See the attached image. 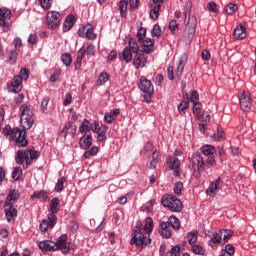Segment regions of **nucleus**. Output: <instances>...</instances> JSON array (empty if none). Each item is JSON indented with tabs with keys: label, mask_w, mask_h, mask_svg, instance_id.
Here are the masks:
<instances>
[{
	"label": "nucleus",
	"mask_w": 256,
	"mask_h": 256,
	"mask_svg": "<svg viewBox=\"0 0 256 256\" xmlns=\"http://www.w3.org/2000/svg\"><path fill=\"white\" fill-rule=\"evenodd\" d=\"M131 245L144 247L151 245V235L143 231V228L136 226L132 232Z\"/></svg>",
	"instance_id": "nucleus-4"
},
{
	"label": "nucleus",
	"mask_w": 256,
	"mask_h": 256,
	"mask_svg": "<svg viewBox=\"0 0 256 256\" xmlns=\"http://www.w3.org/2000/svg\"><path fill=\"white\" fill-rule=\"evenodd\" d=\"M107 131H109V126L105 124L99 126V122L94 121L93 133L97 135L98 143H105L107 141Z\"/></svg>",
	"instance_id": "nucleus-10"
},
{
	"label": "nucleus",
	"mask_w": 256,
	"mask_h": 256,
	"mask_svg": "<svg viewBox=\"0 0 256 256\" xmlns=\"http://www.w3.org/2000/svg\"><path fill=\"white\" fill-rule=\"evenodd\" d=\"M46 23L48 29L54 31L59 27V25H61V13L55 10L48 11L46 14Z\"/></svg>",
	"instance_id": "nucleus-7"
},
{
	"label": "nucleus",
	"mask_w": 256,
	"mask_h": 256,
	"mask_svg": "<svg viewBox=\"0 0 256 256\" xmlns=\"http://www.w3.org/2000/svg\"><path fill=\"white\" fill-rule=\"evenodd\" d=\"M173 191L175 195H181L183 193V182H176Z\"/></svg>",
	"instance_id": "nucleus-53"
},
{
	"label": "nucleus",
	"mask_w": 256,
	"mask_h": 256,
	"mask_svg": "<svg viewBox=\"0 0 256 256\" xmlns=\"http://www.w3.org/2000/svg\"><path fill=\"white\" fill-rule=\"evenodd\" d=\"M159 229V233L163 239H171L173 233L171 232V226H169L168 222H160Z\"/></svg>",
	"instance_id": "nucleus-19"
},
{
	"label": "nucleus",
	"mask_w": 256,
	"mask_h": 256,
	"mask_svg": "<svg viewBox=\"0 0 256 256\" xmlns=\"http://www.w3.org/2000/svg\"><path fill=\"white\" fill-rule=\"evenodd\" d=\"M130 44V42H128V45ZM133 48L131 47V44L129 46H126L121 55H120V60L121 61H125V63H131V61H133Z\"/></svg>",
	"instance_id": "nucleus-18"
},
{
	"label": "nucleus",
	"mask_w": 256,
	"mask_h": 256,
	"mask_svg": "<svg viewBox=\"0 0 256 256\" xmlns=\"http://www.w3.org/2000/svg\"><path fill=\"white\" fill-rule=\"evenodd\" d=\"M221 239H223V230L214 232L213 237L209 240L208 244L210 247H215V245H219V243H221Z\"/></svg>",
	"instance_id": "nucleus-26"
},
{
	"label": "nucleus",
	"mask_w": 256,
	"mask_h": 256,
	"mask_svg": "<svg viewBox=\"0 0 256 256\" xmlns=\"http://www.w3.org/2000/svg\"><path fill=\"white\" fill-rule=\"evenodd\" d=\"M37 2L40 5V7L45 11L51 9L53 5V0H37Z\"/></svg>",
	"instance_id": "nucleus-44"
},
{
	"label": "nucleus",
	"mask_w": 256,
	"mask_h": 256,
	"mask_svg": "<svg viewBox=\"0 0 256 256\" xmlns=\"http://www.w3.org/2000/svg\"><path fill=\"white\" fill-rule=\"evenodd\" d=\"M20 121L23 125V129L19 128L11 129V126L7 125L5 127L6 135H10L11 139L16 142L17 147H27V131L25 129H31L33 127V110H31V105L23 104L20 107Z\"/></svg>",
	"instance_id": "nucleus-1"
},
{
	"label": "nucleus",
	"mask_w": 256,
	"mask_h": 256,
	"mask_svg": "<svg viewBox=\"0 0 256 256\" xmlns=\"http://www.w3.org/2000/svg\"><path fill=\"white\" fill-rule=\"evenodd\" d=\"M56 213H49L48 214V224H50V229H53L55 227V225H57V215H55Z\"/></svg>",
	"instance_id": "nucleus-47"
},
{
	"label": "nucleus",
	"mask_w": 256,
	"mask_h": 256,
	"mask_svg": "<svg viewBox=\"0 0 256 256\" xmlns=\"http://www.w3.org/2000/svg\"><path fill=\"white\" fill-rule=\"evenodd\" d=\"M235 11H237V4H228L224 8V13H226V15H233Z\"/></svg>",
	"instance_id": "nucleus-49"
},
{
	"label": "nucleus",
	"mask_w": 256,
	"mask_h": 256,
	"mask_svg": "<svg viewBox=\"0 0 256 256\" xmlns=\"http://www.w3.org/2000/svg\"><path fill=\"white\" fill-rule=\"evenodd\" d=\"M65 183H67V179L65 177L59 178L55 184L54 191L56 193H61L63 189H65Z\"/></svg>",
	"instance_id": "nucleus-35"
},
{
	"label": "nucleus",
	"mask_w": 256,
	"mask_h": 256,
	"mask_svg": "<svg viewBox=\"0 0 256 256\" xmlns=\"http://www.w3.org/2000/svg\"><path fill=\"white\" fill-rule=\"evenodd\" d=\"M154 45H155L154 39L146 38L143 41L144 53H148V54L153 53L155 51V49L153 48Z\"/></svg>",
	"instance_id": "nucleus-27"
},
{
	"label": "nucleus",
	"mask_w": 256,
	"mask_h": 256,
	"mask_svg": "<svg viewBox=\"0 0 256 256\" xmlns=\"http://www.w3.org/2000/svg\"><path fill=\"white\" fill-rule=\"evenodd\" d=\"M153 37H161V26L159 24H155L152 29Z\"/></svg>",
	"instance_id": "nucleus-57"
},
{
	"label": "nucleus",
	"mask_w": 256,
	"mask_h": 256,
	"mask_svg": "<svg viewBox=\"0 0 256 256\" xmlns=\"http://www.w3.org/2000/svg\"><path fill=\"white\" fill-rule=\"evenodd\" d=\"M49 227H51V225L49 224V221L43 220L42 223L40 224V231H42V233H45V231H47Z\"/></svg>",
	"instance_id": "nucleus-62"
},
{
	"label": "nucleus",
	"mask_w": 256,
	"mask_h": 256,
	"mask_svg": "<svg viewBox=\"0 0 256 256\" xmlns=\"http://www.w3.org/2000/svg\"><path fill=\"white\" fill-rule=\"evenodd\" d=\"M38 39H37V34L31 33L28 37V43L30 45H37Z\"/></svg>",
	"instance_id": "nucleus-60"
},
{
	"label": "nucleus",
	"mask_w": 256,
	"mask_h": 256,
	"mask_svg": "<svg viewBox=\"0 0 256 256\" xmlns=\"http://www.w3.org/2000/svg\"><path fill=\"white\" fill-rule=\"evenodd\" d=\"M167 256H181V246L176 245L172 247L170 252L167 254Z\"/></svg>",
	"instance_id": "nucleus-51"
},
{
	"label": "nucleus",
	"mask_w": 256,
	"mask_h": 256,
	"mask_svg": "<svg viewBox=\"0 0 256 256\" xmlns=\"http://www.w3.org/2000/svg\"><path fill=\"white\" fill-rule=\"evenodd\" d=\"M93 145V136L91 134H83V136L79 139V147L83 151H87L91 149Z\"/></svg>",
	"instance_id": "nucleus-16"
},
{
	"label": "nucleus",
	"mask_w": 256,
	"mask_h": 256,
	"mask_svg": "<svg viewBox=\"0 0 256 256\" xmlns=\"http://www.w3.org/2000/svg\"><path fill=\"white\" fill-rule=\"evenodd\" d=\"M130 46L132 47L133 52V66L135 69H139V67H143L142 61H141V52L139 49V44L137 43V40L135 38H130Z\"/></svg>",
	"instance_id": "nucleus-11"
},
{
	"label": "nucleus",
	"mask_w": 256,
	"mask_h": 256,
	"mask_svg": "<svg viewBox=\"0 0 256 256\" xmlns=\"http://www.w3.org/2000/svg\"><path fill=\"white\" fill-rule=\"evenodd\" d=\"M38 247L42 250V253H49V251L55 250V242L53 240H42L38 243Z\"/></svg>",
	"instance_id": "nucleus-21"
},
{
	"label": "nucleus",
	"mask_w": 256,
	"mask_h": 256,
	"mask_svg": "<svg viewBox=\"0 0 256 256\" xmlns=\"http://www.w3.org/2000/svg\"><path fill=\"white\" fill-rule=\"evenodd\" d=\"M185 65H187V56L182 55L179 59L176 69V77H178V79H181V76L183 75V71L185 69Z\"/></svg>",
	"instance_id": "nucleus-22"
},
{
	"label": "nucleus",
	"mask_w": 256,
	"mask_h": 256,
	"mask_svg": "<svg viewBox=\"0 0 256 256\" xmlns=\"http://www.w3.org/2000/svg\"><path fill=\"white\" fill-rule=\"evenodd\" d=\"M14 47L16 50H19L21 47H23V41L21 40V38L16 37L14 39Z\"/></svg>",
	"instance_id": "nucleus-63"
},
{
	"label": "nucleus",
	"mask_w": 256,
	"mask_h": 256,
	"mask_svg": "<svg viewBox=\"0 0 256 256\" xmlns=\"http://www.w3.org/2000/svg\"><path fill=\"white\" fill-rule=\"evenodd\" d=\"M201 153L203 156H201ZM215 160V146L206 144L200 147V153L196 152L192 155V167L194 171H205V169H211L216 165Z\"/></svg>",
	"instance_id": "nucleus-2"
},
{
	"label": "nucleus",
	"mask_w": 256,
	"mask_h": 256,
	"mask_svg": "<svg viewBox=\"0 0 256 256\" xmlns=\"http://www.w3.org/2000/svg\"><path fill=\"white\" fill-rule=\"evenodd\" d=\"M22 83L23 78H21V76H14L12 83L8 86L9 91H11V93H19V91L23 89Z\"/></svg>",
	"instance_id": "nucleus-17"
},
{
	"label": "nucleus",
	"mask_w": 256,
	"mask_h": 256,
	"mask_svg": "<svg viewBox=\"0 0 256 256\" xmlns=\"http://www.w3.org/2000/svg\"><path fill=\"white\" fill-rule=\"evenodd\" d=\"M50 213H59V199L54 197L50 202Z\"/></svg>",
	"instance_id": "nucleus-41"
},
{
	"label": "nucleus",
	"mask_w": 256,
	"mask_h": 256,
	"mask_svg": "<svg viewBox=\"0 0 256 256\" xmlns=\"http://www.w3.org/2000/svg\"><path fill=\"white\" fill-rule=\"evenodd\" d=\"M240 109L244 111L245 113L251 111V108L253 107V99H251V95L249 92H242L240 97Z\"/></svg>",
	"instance_id": "nucleus-12"
},
{
	"label": "nucleus",
	"mask_w": 256,
	"mask_h": 256,
	"mask_svg": "<svg viewBox=\"0 0 256 256\" xmlns=\"http://www.w3.org/2000/svg\"><path fill=\"white\" fill-rule=\"evenodd\" d=\"M186 239L188 241V245H195L199 239V232L197 230H192L187 233Z\"/></svg>",
	"instance_id": "nucleus-28"
},
{
	"label": "nucleus",
	"mask_w": 256,
	"mask_h": 256,
	"mask_svg": "<svg viewBox=\"0 0 256 256\" xmlns=\"http://www.w3.org/2000/svg\"><path fill=\"white\" fill-rule=\"evenodd\" d=\"M73 21H75V16H73V14H70L66 17L63 23L64 33H67V31H70V29H73Z\"/></svg>",
	"instance_id": "nucleus-31"
},
{
	"label": "nucleus",
	"mask_w": 256,
	"mask_h": 256,
	"mask_svg": "<svg viewBox=\"0 0 256 256\" xmlns=\"http://www.w3.org/2000/svg\"><path fill=\"white\" fill-rule=\"evenodd\" d=\"M30 199H44V201H49V193L47 190H39L33 192V194L30 196Z\"/></svg>",
	"instance_id": "nucleus-30"
},
{
	"label": "nucleus",
	"mask_w": 256,
	"mask_h": 256,
	"mask_svg": "<svg viewBox=\"0 0 256 256\" xmlns=\"http://www.w3.org/2000/svg\"><path fill=\"white\" fill-rule=\"evenodd\" d=\"M197 29V18L192 17L188 20V29L184 34V41L186 45H191L193 39L195 38V31Z\"/></svg>",
	"instance_id": "nucleus-8"
},
{
	"label": "nucleus",
	"mask_w": 256,
	"mask_h": 256,
	"mask_svg": "<svg viewBox=\"0 0 256 256\" xmlns=\"http://www.w3.org/2000/svg\"><path fill=\"white\" fill-rule=\"evenodd\" d=\"M21 175H23V169L21 167H16L12 171V179L14 181H19L21 179Z\"/></svg>",
	"instance_id": "nucleus-46"
},
{
	"label": "nucleus",
	"mask_w": 256,
	"mask_h": 256,
	"mask_svg": "<svg viewBox=\"0 0 256 256\" xmlns=\"http://www.w3.org/2000/svg\"><path fill=\"white\" fill-rule=\"evenodd\" d=\"M189 109V100H182L181 103L178 105V113L183 116L185 115L186 111Z\"/></svg>",
	"instance_id": "nucleus-38"
},
{
	"label": "nucleus",
	"mask_w": 256,
	"mask_h": 256,
	"mask_svg": "<svg viewBox=\"0 0 256 256\" xmlns=\"http://www.w3.org/2000/svg\"><path fill=\"white\" fill-rule=\"evenodd\" d=\"M85 49V53L86 55H88V57H93V55H95V46L93 44H87V47L84 48Z\"/></svg>",
	"instance_id": "nucleus-54"
},
{
	"label": "nucleus",
	"mask_w": 256,
	"mask_h": 256,
	"mask_svg": "<svg viewBox=\"0 0 256 256\" xmlns=\"http://www.w3.org/2000/svg\"><path fill=\"white\" fill-rule=\"evenodd\" d=\"M61 61L65 67H70L71 63L73 62V57L71 56L70 53H64L61 56Z\"/></svg>",
	"instance_id": "nucleus-40"
},
{
	"label": "nucleus",
	"mask_w": 256,
	"mask_h": 256,
	"mask_svg": "<svg viewBox=\"0 0 256 256\" xmlns=\"http://www.w3.org/2000/svg\"><path fill=\"white\" fill-rule=\"evenodd\" d=\"M225 139V132H223V128L217 127V132L211 136L212 141H223Z\"/></svg>",
	"instance_id": "nucleus-36"
},
{
	"label": "nucleus",
	"mask_w": 256,
	"mask_h": 256,
	"mask_svg": "<svg viewBox=\"0 0 256 256\" xmlns=\"http://www.w3.org/2000/svg\"><path fill=\"white\" fill-rule=\"evenodd\" d=\"M208 10L212 11V13H217V3L209 2L207 4Z\"/></svg>",
	"instance_id": "nucleus-64"
},
{
	"label": "nucleus",
	"mask_w": 256,
	"mask_h": 256,
	"mask_svg": "<svg viewBox=\"0 0 256 256\" xmlns=\"http://www.w3.org/2000/svg\"><path fill=\"white\" fill-rule=\"evenodd\" d=\"M97 153H99V147L93 146L91 149H88L84 152V159H91V157H96Z\"/></svg>",
	"instance_id": "nucleus-34"
},
{
	"label": "nucleus",
	"mask_w": 256,
	"mask_h": 256,
	"mask_svg": "<svg viewBox=\"0 0 256 256\" xmlns=\"http://www.w3.org/2000/svg\"><path fill=\"white\" fill-rule=\"evenodd\" d=\"M166 163L168 165V169H179L181 167V160L177 157L169 156L166 160Z\"/></svg>",
	"instance_id": "nucleus-24"
},
{
	"label": "nucleus",
	"mask_w": 256,
	"mask_h": 256,
	"mask_svg": "<svg viewBox=\"0 0 256 256\" xmlns=\"http://www.w3.org/2000/svg\"><path fill=\"white\" fill-rule=\"evenodd\" d=\"M78 35L82 39H89L90 41H95L97 39V34L92 24L87 23L78 29Z\"/></svg>",
	"instance_id": "nucleus-9"
},
{
	"label": "nucleus",
	"mask_w": 256,
	"mask_h": 256,
	"mask_svg": "<svg viewBox=\"0 0 256 256\" xmlns=\"http://www.w3.org/2000/svg\"><path fill=\"white\" fill-rule=\"evenodd\" d=\"M0 27H3V33H7L11 29V23L5 21V19L0 18Z\"/></svg>",
	"instance_id": "nucleus-55"
},
{
	"label": "nucleus",
	"mask_w": 256,
	"mask_h": 256,
	"mask_svg": "<svg viewBox=\"0 0 256 256\" xmlns=\"http://www.w3.org/2000/svg\"><path fill=\"white\" fill-rule=\"evenodd\" d=\"M192 7H193V3L191 1H188L185 3L184 13H185V19H187V17H188V21H189V19H193V17H195V16H191Z\"/></svg>",
	"instance_id": "nucleus-42"
},
{
	"label": "nucleus",
	"mask_w": 256,
	"mask_h": 256,
	"mask_svg": "<svg viewBox=\"0 0 256 256\" xmlns=\"http://www.w3.org/2000/svg\"><path fill=\"white\" fill-rule=\"evenodd\" d=\"M147 35V29L145 28H139L138 31H137V38H138V41H143V39H145Z\"/></svg>",
	"instance_id": "nucleus-56"
},
{
	"label": "nucleus",
	"mask_w": 256,
	"mask_h": 256,
	"mask_svg": "<svg viewBox=\"0 0 256 256\" xmlns=\"http://www.w3.org/2000/svg\"><path fill=\"white\" fill-rule=\"evenodd\" d=\"M41 153L35 150H18L16 152L15 161L18 165H22L23 169H27L29 165H33V161H37Z\"/></svg>",
	"instance_id": "nucleus-3"
},
{
	"label": "nucleus",
	"mask_w": 256,
	"mask_h": 256,
	"mask_svg": "<svg viewBox=\"0 0 256 256\" xmlns=\"http://www.w3.org/2000/svg\"><path fill=\"white\" fill-rule=\"evenodd\" d=\"M93 129H95V122L91 123V121L84 119L82 120L78 131L79 133H84V135H87L90 131L93 133Z\"/></svg>",
	"instance_id": "nucleus-20"
},
{
	"label": "nucleus",
	"mask_w": 256,
	"mask_h": 256,
	"mask_svg": "<svg viewBox=\"0 0 256 256\" xmlns=\"http://www.w3.org/2000/svg\"><path fill=\"white\" fill-rule=\"evenodd\" d=\"M161 204L173 213H181V211H183V202L173 194H165L162 196Z\"/></svg>",
	"instance_id": "nucleus-5"
},
{
	"label": "nucleus",
	"mask_w": 256,
	"mask_h": 256,
	"mask_svg": "<svg viewBox=\"0 0 256 256\" xmlns=\"http://www.w3.org/2000/svg\"><path fill=\"white\" fill-rule=\"evenodd\" d=\"M109 81V74L107 72H102L98 77V85H105Z\"/></svg>",
	"instance_id": "nucleus-48"
},
{
	"label": "nucleus",
	"mask_w": 256,
	"mask_h": 256,
	"mask_svg": "<svg viewBox=\"0 0 256 256\" xmlns=\"http://www.w3.org/2000/svg\"><path fill=\"white\" fill-rule=\"evenodd\" d=\"M4 207H5L4 213H5L6 221L8 223H11V221H15V217H17V213H18L15 205H13V203L9 201H5Z\"/></svg>",
	"instance_id": "nucleus-14"
},
{
	"label": "nucleus",
	"mask_w": 256,
	"mask_h": 256,
	"mask_svg": "<svg viewBox=\"0 0 256 256\" xmlns=\"http://www.w3.org/2000/svg\"><path fill=\"white\" fill-rule=\"evenodd\" d=\"M138 87L142 93H146V95H153L155 88L153 87V82L142 76L140 78V82L138 83Z\"/></svg>",
	"instance_id": "nucleus-15"
},
{
	"label": "nucleus",
	"mask_w": 256,
	"mask_h": 256,
	"mask_svg": "<svg viewBox=\"0 0 256 256\" xmlns=\"http://www.w3.org/2000/svg\"><path fill=\"white\" fill-rule=\"evenodd\" d=\"M190 251L194 253V255H205L206 251L205 248L201 244H192L190 245Z\"/></svg>",
	"instance_id": "nucleus-33"
},
{
	"label": "nucleus",
	"mask_w": 256,
	"mask_h": 256,
	"mask_svg": "<svg viewBox=\"0 0 256 256\" xmlns=\"http://www.w3.org/2000/svg\"><path fill=\"white\" fill-rule=\"evenodd\" d=\"M104 121H105V123H107L108 125H111V123H113V121H115V117H113V115L110 114V113H105V115H104Z\"/></svg>",
	"instance_id": "nucleus-61"
},
{
	"label": "nucleus",
	"mask_w": 256,
	"mask_h": 256,
	"mask_svg": "<svg viewBox=\"0 0 256 256\" xmlns=\"http://www.w3.org/2000/svg\"><path fill=\"white\" fill-rule=\"evenodd\" d=\"M83 57H85V46H82L77 51L76 60L74 62V67H75L76 70L81 69V65H82V62H83Z\"/></svg>",
	"instance_id": "nucleus-23"
},
{
	"label": "nucleus",
	"mask_w": 256,
	"mask_h": 256,
	"mask_svg": "<svg viewBox=\"0 0 256 256\" xmlns=\"http://www.w3.org/2000/svg\"><path fill=\"white\" fill-rule=\"evenodd\" d=\"M220 189H223V179L218 177L210 183L206 190V195H208V197H215V195L219 193Z\"/></svg>",
	"instance_id": "nucleus-13"
},
{
	"label": "nucleus",
	"mask_w": 256,
	"mask_h": 256,
	"mask_svg": "<svg viewBox=\"0 0 256 256\" xmlns=\"http://www.w3.org/2000/svg\"><path fill=\"white\" fill-rule=\"evenodd\" d=\"M233 36L235 39H245L247 37V29L243 25L236 26Z\"/></svg>",
	"instance_id": "nucleus-25"
},
{
	"label": "nucleus",
	"mask_w": 256,
	"mask_h": 256,
	"mask_svg": "<svg viewBox=\"0 0 256 256\" xmlns=\"http://www.w3.org/2000/svg\"><path fill=\"white\" fill-rule=\"evenodd\" d=\"M0 19H11V10L0 8Z\"/></svg>",
	"instance_id": "nucleus-52"
},
{
	"label": "nucleus",
	"mask_w": 256,
	"mask_h": 256,
	"mask_svg": "<svg viewBox=\"0 0 256 256\" xmlns=\"http://www.w3.org/2000/svg\"><path fill=\"white\" fill-rule=\"evenodd\" d=\"M201 109H203V104H201V102H194L193 103V108H192L193 115H196L197 117H200L201 116Z\"/></svg>",
	"instance_id": "nucleus-45"
},
{
	"label": "nucleus",
	"mask_w": 256,
	"mask_h": 256,
	"mask_svg": "<svg viewBox=\"0 0 256 256\" xmlns=\"http://www.w3.org/2000/svg\"><path fill=\"white\" fill-rule=\"evenodd\" d=\"M118 7L120 11V16L125 19L127 17V7H129V0H119Z\"/></svg>",
	"instance_id": "nucleus-29"
},
{
	"label": "nucleus",
	"mask_w": 256,
	"mask_h": 256,
	"mask_svg": "<svg viewBox=\"0 0 256 256\" xmlns=\"http://www.w3.org/2000/svg\"><path fill=\"white\" fill-rule=\"evenodd\" d=\"M20 195L21 194L17 190H10L6 197V201H8V203H11V201H17V199H19Z\"/></svg>",
	"instance_id": "nucleus-39"
},
{
	"label": "nucleus",
	"mask_w": 256,
	"mask_h": 256,
	"mask_svg": "<svg viewBox=\"0 0 256 256\" xmlns=\"http://www.w3.org/2000/svg\"><path fill=\"white\" fill-rule=\"evenodd\" d=\"M159 11H161V4H156L152 9H150V18L153 21L159 19Z\"/></svg>",
	"instance_id": "nucleus-37"
},
{
	"label": "nucleus",
	"mask_w": 256,
	"mask_h": 256,
	"mask_svg": "<svg viewBox=\"0 0 256 256\" xmlns=\"http://www.w3.org/2000/svg\"><path fill=\"white\" fill-rule=\"evenodd\" d=\"M223 241L224 243H227L231 237H233V232L231 230H223Z\"/></svg>",
	"instance_id": "nucleus-59"
},
{
	"label": "nucleus",
	"mask_w": 256,
	"mask_h": 256,
	"mask_svg": "<svg viewBox=\"0 0 256 256\" xmlns=\"http://www.w3.org/2000/svg\"><path fill=\"white\" fill-rule=\"evenodd\" d=\"M20 77L22 81H27L29 79V70L27 68H22L20 71Z\"/></svg>",
	"instance_id": "nucleus-58"
},
{
	"label": "nucleus",
	"mask_w": 256,
	"mask_h": 256,
	"mask_svg": "<svg viewBox=\"0 0 256 256\" xmlns=\"http://www.w3.org/2000/svg\"><path fill=\"white\" fill-rule=\"evenodd\" d=\"M68 239L67 234L60 235L54 242L55 251H62L63 255H67L71 249H75V243L67 241Z\"/></svg>",
	"instance_id": "nucleus-6"
},
{
	"label": "nucleus",
	"mask_w": 256,
	"mask_h": 256,
	"mask_svg": "<svg viewBox=\"0 0 256 256\" xmlns=\"http://www.w3.org/2000/svg\"><path fill=\"white\" fill-rule=\"evenodd\" d=\"M142 231H144V233H148V235H151V233H153V218L147 217L145 219V224L142 227Z\"/></svg>",
	"instance_id": "nucleus-32"
},
{
	"label": "nucleus",
	"mask_w": 256,
	"mask_h": 256,
	"mask_svg": "<svg viewBox=\"0 0 256 256\" xmlns=\"http://www.w3.org/2000/svg\"><path fill=\"white\" fill-rule=\"evenodd\" d=\"M169 227H173L174 229H179L181 227V221H179V218L175 216H171L168 220Z\"/></svg>",
	"instance_id": "nucleus-43"
},
{
	"label": "nucleus",
	"mask_w": 256,
	"mask_h": 256,
	"mask_svg": "<svg viewBox=\"0 0 256 256\" xmlns=\"http://www.w3.org/2000/svg\"><path fill=\"white\" fill-rule=\"evenodd\" d=\"M7 61L10 65H14V63H16V61H17V51L16 50H11L9 52Z\"/></svg>",
	"instance_id": "nucleus-50"
}]
</instances>
